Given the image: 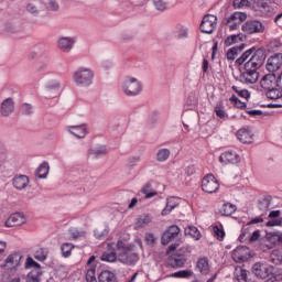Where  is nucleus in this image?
<instances>
[{
    "label": "nucleus",
    "mask_w": 282,
    "mask_h": 282,
    "mask_svg": "<svg viewBox=\"0 0 282 282\" xmlns=\"http://www.w3.org/2000/svg\"><path fill=\"white\" fill-rule=\"evenodd\" d=\"M267 90V98H270L271 100H279V98L282 97V89L279 86Z\"/></svg>",
    "instance_id": "37"
},
{
    "label": "nucleus",
    "mask_w": 282,
    "mask_h": 282,
    "mask_svg": "<svg viewBox=\"0 0 282 282\" xmlns=\"http://www.w3.org/2000/svg\"><path fill=\"white\" fill-rule=\"evenodd\" d=\"M73 80L79 87H89L94 80V73L87 68H80L73 74Z\"/></svg>",
    "instance_id": "2"
},
{
    "label": "nucleus",
    "mask_w": 282,
    "mask_h": 282,
    "mask_svg": "<svg viewBox=\"0 0 282 282\" xmlns=\"http://www.w3.org/2000/svg\"><path fill=\"white\" fill-rule=\"evenodd\" d=\"M37 261H45L47 259V251L45 249H39L34 254Z\"/></svg>",
    "instance_id": "49"
},
{
    "label": "nucleus",
    "mask_w": 282,
    "mask_h": 282,
    "mask_svg": "<svg viewBox=\"0 0 282 282\" xmlns=\"http://www.w3.org/2000/svg\"><path fill=\"white\" fill-rule=\"evenodd\" d=\"M99 282H118V278L111 271H102L98 276Z\"/></svg>",
    "instance_id": "31"
},
{
    "label": "nucleus",
    "mask_w": 282,
    "mask_h": 282,
    "mask_svg": "<svg viewBox=\"0 0 282 282\" xmlns=\"http://www.w3.org/2000/svg\"><path fill=\"white\" fill-rule=\"evenodd\" d=\"M43 8V0H31L26 10L31 14H39V10Z\"/></svg>",
    "instance_id": "25"
},
{
    "label": "nucleus",
    "mask_w": 282,
    "mask_h": 282,
    "mask_svg": "<svg viewBox=\"0 0 282 282\" xmlns=\"http://www.w3.org/2000/svg\"><path fill=\"white\" fill-rule=\"evenodd\" d=\"M235 276L239 282H248V271L241 267H236Z\"/></svg>",
    "instance_id": "35"
},
{
    "label": "nucleus",
    "mask_w": 282,
    "mask_h": 282,
    "mask_svg": "<svg viewBox=\"0 0 282 282\" xmlns=\"http://www.w3.org/2000/svg\"><path fill=\"white\" fill-rule=\"evenodd\" d=\"M89 155H95V158H102V155H107V148L100 145L99 148L91 149L89 151Z\"/></svg>",
    "instance_id": "44"
},
{
    "label": "nucleus",
    "mask_w": 282,
    "mask_h": 282,
    "mask_svg": "<svg viewBox=\"0 0 282 282\" xmlns=\"http://www.w3.org/2000/svg\"><path fill=\"white\" fill-rule=\"evenodd\" d=\"M268 72H279L282 67V53L271 55L265 65Z\"/></svg>",
    "instance_id": "11"
},
{
    "label": "nucleus",
    "mask_w": 282,
    "mask_h": 282,
    "mask_svg": "<svg viewBox=\"0 0 282 282\" xmlns=\"http://www.w3.org/2000/svg\"><path fill=\"white\" fill-rule=\"evenodd\" d=\"M140 193H142V195H145V199H151V197H155V195H158V192H153V186L151 185V183L145 184L141 188Z\"/></svg>",
    "instance_id": "36"
},
{
    "label": "nucleus",
    "mask_w": 282,
    "mask_h": 282,
    "mask_svg": "<svg viewBox=\"0 0 282 282\" xmlns=\"http://www.w3.org/2000/svg\"><path fill=\"white\" fill-rule=\"evenodd\" d=\"M118 259L126 265H135L140 260V256L131 250H123V252L119 253Z\"/></svg>",
    "instance_id": "9"
},
{
    "label": "nucleus",
    "mask_w": 282,
    "mask_h": 282,
    "mask_svg": "<svg viewBox=\"0 0 282 282\" xmlns=\"http://www.w3.org/2000/svg\"><path fill=\"white\" fill-rule=\"evenodd\" d=\"M268 217L270 220L265 223L267 228H274L278 226H282L281 210H272L269 213Z\"/></svg>",
    "instance_id": "18"
},
{
    "label": "nucleus",
    "mask_w": 282,
    "mask_h": 282,
    "mask_svg": "<svg viewBox=\"0 0 282 282\" xmlns=\"http://www.w3.org/2000/svg\"><path fill=\"white\" fill-rule=\"evenodd\" d=\"M195 274L192 270H181L177 271V278L178 279H191Z\"/></svg>",
    "instance_id": "50"
},
{
    "label": "nucleus",
    "mask_w": 282,
    "mask_h": 282,
    "mask_svg": "<svg viewBox=\"0 0 282 282\" xmlns=\"http://www.w3.org/2000/svg\"><path fill=\"white\" fill-rule=\"evenodd\" d=\"M252 254L250 253V248L248 247H238L232 252V259L236 263H243V261H248Z\"/></svg>",
    "instance_id": "10"
},
{
    "label": "nucleus",
    "mask_w": 282,
    "mask_h": 282,
    "mask_svg": "<svg viewBox=\"0 0 282 282\" xmlns=\"http://www.w3.org/2000/svg\"><path fill=\"white\" fill-rule=\"evenodd\" d=\"M73 248H74V245L69 243V242H64L61 246L62 254H63V257H65V259H67V257H72V249Z\"/></svg>",
    "instance_id": "43"
},
{
    "label": "nucleus",
    "mask_w": 282,
    "mask_h": 282,
    "mask_svg": "<svg viewBox=\"0 0 282 282\" xmlns=\"http://www.w3.org/2000/svg\"><path fill=\"white\" fill-rule=\"evenodd\" d=\"M178 39H188V28L185 25L178 26Z\"/></svg>",
    "instance_id": "53"
},
{
    "label": "nucleus",
    "mask_w": 282,
    "mask_h": 282,
    "mask_svg": "<svg viewBox=\"0 0 282 282\" xmlns=\"http://www.w3.org/2000/svg\"><path fill=\"white\" fill-rule=\"evenodd\" d=\"M188 254H191V251L188 250V248L184 247V248L180 249L178 259H177L178 268H182V265H184L186 263V259H187Z\"/></svg>",
    "instance_id": "34"
},
{
    "label": "nucleus",
    "mask_w": 282,
    "mask_h": 282,
    "mask_svg": "<svg viewBox=\"0 0 282 282\" xmlns=\"http://www.w3.org/2000/svg\"><path fill=\"white\" fill-rule=\"evenodd\" d=\"M177 237V226L172 225L169 227L167 230L164 231V234L161 237V243L162 246H169L173 239Z\"/></svg>",
    "instance_id": "15"
},
{
    "label": "nucleus",
    "mask_w": 282,
    "mask_h": 282,
    "mask_svg": "<svg viewBox=\"0 0 282 282\" xmlns=\"http://www.w3.org/2000/svg\"><path fill=\"white\" fill-rule=\"evenodd\" d=\"M28 221V218H25V215L21 213L12 214L4 223V226L7 228H14V226H23Z\"/></svg>",
    "instance_id": "13"
},
{
    "label": "nucleus",
    "mask_w": 282,
    "mask_h": 282,
    "mask_svg": "<svg viewBox=\"0 0 282 282\" xmlns=\"http://www.w3.org/2000/svg\"><path fill=\"white\" fill-rule=\"evenodd\" d=\"M12 184L17 191H23L28 188L30 184V178L28 175H18L13 178Z\"/></svg>",
    "instance_id": "21"
},
{
    "label": "nucleus",
    "mask_w": 282,
    "mask_h": 282,
    "mask_svg": "<svg viewBox=\"0 0 282 282\" xmlns=\"http://www.w3.org/2000/svg\"><path fill=\"white\" fill-rule=\"evenodd\" d=\"M221 164H238L240 161L239 154L234 151L224 152L219 158Z\"/></svg>",
    "instance_id": "19"
},
{
    "label": "nucleus",
    "mask_w": 282,
    "mask_h": 282,
    "mask_svg": "<svg viewBox=\"0 0 282 282\" xmlns=\"http://www.w3.org/2000/svg\"><path fill=\"white\" fill-rule=\"evenodd\" d=\"M246 47V45H240V46H235L228 50L227 52V58L228 61H235V58H237V56H239V54H241V52H243V48Z\"/></svg>",
    "instance_id": "33"
},
{
    "label": "nucleus",
    "mask_w": 282,
    "mask_h": 282,
    "mask_svg": "<svg viewBox=\"0 0 282 282\" xmlns=\"http://www.w3.org/2000/svg\"><path fill=\"white\" fill-rule=\"evenodd\" d=\"M230 102H234L238 109H246V102L239 100V98H237L235 95L230 97Z\"/></svg>",
    "instance_id": "52"
},
{
    "label": "nucleus",
    "mask_w": 282,
    "mask_h": 282,
    "mask_svg": "<svg viewBox=\"0 0 282 282\" xmlns=\"http://www.w3.org/2000/svg\"><path fill=\"white\" fill-rule=\"evenodd\" d=\"M173 200V198H169L167 199V204L165 206V208L161 212V215L164 217L166 215H169L171 213V210H175L177 205H171V202Z\"/></svg>",
    "instance_id": "48"
},
{
    "label": "nucleus",
    "mask_w": 282,
    "mask_h": 282,
    "mask_svg": "<svg viewBox=\"0 0 282 282\" xmlns=\"http://www.w3.org/2000/svg\"><path fill=\"white\" fill-rule=\"evenodd\" d=\"M259 237H261V232L259 230L253 231L251 235L250 241H259Z\"/></svg>",
    "instance_id": "63"
},
{
    "label": "nucleus",
    "mask_w": 282,
    "mask_h": 282,
    "mask_svg": "<svg viewBox=\"0 0 282 282\" xmlns=\"http://www.w3.org/2000/svg\"><path fill=\"white\" fill-rule=\"evenodd\" d=\"M0 113L3 118H8L11 113H14V100L7 98L1 102Z\"/></svg>",
    "instance_id": "16"
},
{
    "label": "nucleus",
    "mask_w": 282,
    "mask_h": 282,
    "mask_svg": "<svg viewBox=\"0 0 282 282\" xmlns=\"http://www.w3.org/2000/svg\"><path fill=\"white\" fill-rule=\"evenodd\" d=\"M250 7V1L248 0H234V8L240 9V8H248Z\"/></svg>",
    "instance_id": "51"
},
{
    "label": "nucleus",
    "mask_w": 282,
    "mask_h": 282,
    "mask_svg": "<svg viewBox=\"0 0 282 282\" xmlns=\"http://www.w3.org/2000/svg\"><path fill=\"white\" fill-rule=\"evenodd\" d=\"M154 1V6L156 8V10H166V3H164V1L162 0H153Z\"/></svg>",
    "instance_id": "59"
},
{
    "label": "nucleus",
    "mask_w": 282,
    "mask_h": 282,
    "mask_svg": "<svg viewBox=\"0 0 282 282\" xmlns=\"http://www.w3.org/2000/svg\"><path fill=\"white\" fill-rule=\"evenodd\" d=\"M212 228H213L215 239H217L218 241H224V239L226 237V231L224 230V225H213Z\"/></svg>",
    "instance_id": "32"
},
{
    "label": "nucleus",
    "mask_w": 282,
    "mask_h": 282,
    "mask_svg": "<svg viewBox=\"0 0 282 282\" xmlns=\"http://www.w3.org/2000/svg\"><path fill=\"white\" fill-rule=\"evenodd\" d=\"M58 87H61V84L57 80L50 82L46 85V89H48V90L58 89Z\"/></svg>",
    "instance_id": "61"
},
{
    "label": "nucleus",
    "mask_w": 282,
    "mask_h": 282,
    "mask_svg": "<svg viewBox=\"0 0 282 282\" xmlns=\"http://www.w3.org/2000/svg\"><path fill=\"white\" fill-rule=\"evenodd\" d=\"M196 270L200 274H210V263L208 262V258H200L197 260Z\"/></svg>",
    "instance_id": "22"
},
{
    "label": "nucleus",
    "mask_w": 282,
    "mask_h": 282,
    "mask_svg": "<svg viewBox=\"0 0 282 282\" xmlns=\"http://www.w3.org/2000/svg\"><path fill=\"white\" fill-rule=\"evenodd\" d=\"M252 52H254V50H248L245 53H242V55L236 61V63L238 65H243V63H246L248 61V58H250V56H252Z\"/></svg>",
    "instance_id": "46"
},
{
    "label": "nucleus",
    "mask_w": 282,
    "mask_h": 282,
    "mask_svg": "<svg viewBox=\"0 0 282 282\" xmlns=\"http://www.w3.org/2000/svg\"><path fill=\"white\" fill-rule=\"evenodd\" d=\"M241 30L245 34H263L265 32V25L260 21H247L242 24Z\"/></svg>",
    "instance_id": "8"
},
{
    "label": "nucleus",
    "mask_w": 282,
    "mask_h": 282,
    "mask_svg": "<svg viewBox=\"0 0 282 282\" xmlns=\"http://www.w3.org/2000/svg\"><path fill=\"white\" fill-rule=\"evenodd\" d=\"M86 281L87 282H98L96 280V270L90 269V270L87 271V273H86Z\"/></svg>",
    "instance_id": "54"
},
{
    "label": "nucleus",
    "mask_w": 282,
    "mask_h": 282,
    "mask_svg": "<svg viewBox=\"0 0 282 282\" xmlns=\"http://www.w3.org/2000/svg\"><path fill=\"white\" fill-rule=\"evenodd\" d=\"M67 131L72 133V135H75V138H85L87 133H89L87 124L85 123L80 126H68Z\"/></svg>",
    "instance_id": "17"
},
{
    "label": "nucleus",
    "mask_w": 282,
    "mask_h": 282,
    "mask_svg": "<svg viewBox=\"0 0 282 282\" xmlns=\"http://www.w3.org/2000/svg\"><path fill=\"white\" fill-rule=\"evenodd\" d=\"M50 173V164L47 162H43L35 171L36 177L40 180H45L47 174Z\"/></svg>",
    "instance_id": "29"
},
{
    "label": "nucleus",
    "mask_w": 282,
    "mask_h": 282,
    "mask_svg": "<svg viewBox=\"0 0 282 282\" xmlns=\"http://www.w3.org/2000/svg\"><path fill=\"white\" fill-rule=\"evenodd\" d=\"M237 210V206H235L234 204L230 203H225L220 209L219 213L220 215H223L224 217H230V215H232L234 213H236Z\"/></svg>",
    "instance_id": "30"
},
{
    "label": "nucleus",
    "mask_w": 282,
    "mask_h": 282,
    "mask_svg": "<svg viewBox=\"0 0 282 282\" xmlns=\"http://www.w3.org/2000/svg\"><path fill=\"white\" fill-rule=\"evenodd\" d=\"M185 235L186 237H191V239H194V241H199L202 239V232H199V229L195 226H188L185 228Z\"/></svg>",
    "instance_id": "27"
},
{
    "label": "nucleus",
    "mask_w": 282,
    "mask_h": 282,
    "mask_svg": "<svg viewBox=\"0 0 282 282\" xmlns=\"http://www.w3.org/2000/svg\"><path fill=\"white\" fill-rule=\"evenodd\" d=\"M226 25L229 28L230 32H235V30L239 28V24H237V22H234L230 18L226 19Z\"/></svg>",
    "instance_id": "55"
},
{
    "label": "nucleus",
    "mask_w": 282,
    "mask_h": 282,
    "mask_svg": "<svg viewBox=\"0 0 282 282\" xmlns=\"http://www.w3.org/2000/svg\"><path fill=\"white\" fill-rule=\"evenodd\" d=\"M22 113H24V116H30V115H32V105H30V104H23V105H22Z\"/></svg>",
    "instance_id": "58"
},
{
    "label": "nucleus",
    "mask_w": 282,
    "mask_h": 282,
    "mask_svg": "<svg viewBox=\"0 0 282 282\" xmlns=\"http://www.w3.org/2000/svg\"><path fill=\"white\" fill-rule=\"evenodd\" d=\"M118 259V256L115 251H107L101 254V261H106L107 263H113Z\"/></svg>",
    "instance_id": "41"
},
{
    "label": "nucleus",
    "mask_w": 282,
    "mask_h": 282,
    "mask_svg": "<svg viewBox=\"0 0 282 282\" xmlns=\"http://www.w3.org/2000/svg\"><path fill=\"white\" fill-rule=\"evenodd\" d=\"M271 261L272 263L279 264L282 263V248L281 249H274L271 252Z\"/></svg>",
    "instance_id": "42"
},
{
    "label": "nucleus",
    "mask_w": 282,
    "mask_h": 282,
    "mask_svg": "<svg viewBox=\"0 0 282 282\" xmlns=\"http://www.w3.org/2000/svg\"><path fill=\"white\" fill-rule=\"evenodd\" d=\"M215 113L218 118H227L228 117V113H226V108L224 107V104H218L216 107H215Z\"/></svg>",
    "instance_id": "45"
},
{
    "label": "nucleus",
    "mask_w": 282,
    "mask_h": 282,
    "mask_svg": "<svg viewBox=\"0 0 282 282\" xmlns=\"http://www.w3.org/2000/svg\"><path fill=\"white\" fill-rule=\"evenodd\" d=\"M234 91H237L238 96H240L241 98H250V93L247 89H242V90H238L237 87H232Z\"/></svg>",
    "instance_id": "56"
},
{
    "label": "nucleus",
    "mask_w": 282,
    "mask_h": 282,
    "mask_svg": "<svg viewBox=\"0 0 282 282\" xmlns=\"http://www.w3.org/2000/svg\"><path fill=\"white\" fill-rule=\"evenodd\" d=\"M21 259H23L21 253H12L7 257L4 263V272H7L9 276H14V274H17V268L20 265Z\"/></svg>",
    "instance_id": "3"
},
{
    "label": "nucleus",
    "mask_w": 282,
    "mask_h": 282,
    "mask_svg": "<svg viewBox=\"0 0 282 282\" xmlns=\"http://www.w3.org/2000/svg\"><path fill=\"white\" fill-rule=\"evenodd\" d=\"M259 80V73L254 69H246L241 75V82L248 85H254Z\"/></svg>",
    "instance_id": "20"
},
{
    "label": "nucleus",
    "mask_w": 282,
    "mask_h": 282,
    "mask_svg": "<svg viewBox=\"0 0 282 282\" xmlns=\"http://www.w3.org/2000/svg\"><path fill=\"white\" fill-rule=\"evenodd\" d=\"M272 265L265 262H256L252 265L251 272L257 276V279H268L272 274Z\"/></svg>",
    "instance_id": "5"
},
{
    "label": "nucleus",
    "mask_w": 282,
    "mask_h": 282,
    "mask_svg": "<svg viewBox=\"0 0 282 282\" xmlns=\"http://www.w3.org/2000/svg\"><path fill=\"white\" fill-rule=\"evenodd\" d=\"M256 3V8L260 10V12H270V4H268V0H252Z\"/></svg>",
    "instance_id": "39"
},
{
    "label": "nucleus",
    "mask_w": 282,
    "mask_h": 282,
    "mask_svg": "<svg viewBox=\"0 0 282 282\" xmlns=\"http://www.w3.org/2000/svg\"><path fill=\"white\" fill-rule=\"evenodd\" d=\"M171 155V151L169 149H161L156 153L158 162H166Z\"/></svg>",
    "instance_id": "40"
},
{
    "label": "nucleus",
    "mask_w": 282,
    "mask_h": 282,
    "mask_svg": "<svg viewBox=\"0 0 282 282\" xmlns=\"http://www.w3.org/2000/svg\"><path fill=\"white\" fill-rule=\"evenodd\" d=\"M217 30V15L206 14L200 23V32L204 34H213Z\"/></svg>",
    "instance_id": "7"
},
{
    "label": "nucleus",
    "mask_w": 282,
    "mask_h": 282,
    "mask_svg": "<svg viewBox=\"0 0 282 282\" xmlns=\"http://www.w3.org/2000/svg\"><path fill=\"white\" fill-rule=\"evenodd\" d=\"M260 85L263 89H275L279 87L278 77L274 74H267L262 77Z\"/></svg>",
    "instance_id": "14"
},
{
    "label": "nucleus",
    "mask_w": 282,
    "mask_h": 282,
    "mask_svg": "<svg viewBox=\"0 0 282 282\" xmlns=\"http://www.w3.org/2000/svg\"><path fill=\"white\" fill-rule=\"evenodd\" d=\"M151 221H153V217L149 214H143L137 218L134 226L135 228H144V226H149Z\"/></svg>",
    "instance_id": "26"
},
{
    "label": "nucleus",
    "mask_w": 282,
    "mask_h": 282,
    "mask_svg": "<svg viewBox=\"0 0 282 282\" xmlns=\"http://www.w3.org/2000/svg\"><path fill=\"white\" fill-rule=\"evenodd\" d=\"M229 19H231V21H234L238 25H241V23H243V21H246V19H248V14H246L245 12H234L229 17Z\"/></svg>",
    "instance_id": "38"
},
{
    "label": "nucleus",
    "mask_w": 282,
    "mask_h": 282,
    "mask_svg": "<svg viewBox=\"0 0 282 282\" xmlns=\"http://www.w3.org/2000/svg\"><path fill=\"white\" fill-rule=\"evenodd\" d=\"M58 47L62 52H69L74 47V40L69 37H62L58 40Z\"/></svg>",
    "instance_id": "28"
},
{
    "label": "nucleus",
    "mask_w": 282,
    "mask_h": 282,
    "mask_svg": "<svg viewBox=\"0 0 282 282\" xmlns=\"http://www.w3.org/2000/svg\"><path fill=\"white\" fill-rule=\"evenodd\" d=\"M265 282H282L281 275H272L271 278L267 279Z\"/></svg>",
    "instance_id": "64"
},
{
    "label": "nucleus",
    "mask_w": 282,
    "mask_h": 282,
    "mask_svg": "<svg viewBox=\"0 0 282 282\" xmlns=\"http://www.w3.org/2000/svg\"><path fill=\"white\" fill-rule=\"evenodd\" d=\"M246 35L242 33L236 34V35H229L225 39L224 45L226 47H230L231 45H237V43H242L245 41Z\"/></svg>",
    "instance_id": "23"
},
{
    "label": "nucleus",
    "mask_w": 282,
    "mask_h": 282,
    "mask_svg": "<svg viewBox=\"0 0 282 282\" xmlns=\"http://www.w3.org/2000/svg\"><path fill=\"white\" fill-rule=\"evenodd\" d=\"M236 135L242 144H252V142H254V132H252L250 128L239 129Z\"/></svg>",
    "instance_id": "12"
},
{
    "label": "nucleus",
    "mask_w": 282,
    "mask_h": 282,
    "mask_svg": "<svg viewBox=\"0 0 282 282\" xmlns=\"http://www.w3.org/2000/svg\"><path fill=\"white\" fill-rule=\"evenodd\" d=\"M175 250H177V245H171L166 251V254L170 256L167 259V264L171 268H177V254L171 256V252H175Z\"/></svg>",
    "instance_id": "24"
},
{
    "label": "nucleus",
    "mask_w": 282,
    "mask_h": 282,
    "mask_svg": "<svg viewBox=\"0 0 282 282\" xmlns=\"http://www.w3.org/2000/svg\"><path fill=\"white\" fill-rule=\"evenodd\" d=\"M145 241L149 246H153L155 243V236L153 234H145Z\"/></svg>",
    "instance_id": "60"
},
{
    "label": "nucleus",
    "mask_w": 282,
    "mask_h": 282,
    "mask_svg": "<svg viewBox=\"0 0 282 282\" xmlns=\"http://www.w3.org/2000/svg\"><path fill=\"white\" fill-rule=\"evenodd\" d=\"M26 268H41V264L39 262L34 261L31 257L26 258L25 262Z\"/></svg>",
    "instance_id": "57"
},
{
    "label": "nucleus",
    "mask_w": 282,
    "mask_h": 282,
    "mask_svg": "<svg viewBox=\"0 0 282 282\" xmlns=\"http://www.w3.org/2000/svg\"><path fill=\"white\" fill-rule=\"evenodd\" d=\"M247 113L252 118H257V116H263V112L261 110H248Z\"/></svg>",
    "instance_id": "62"
},
{
    "label": "nucleus",
    "mask_w": 282,
    "mask_h": 282,
    "mask_svg": "<svg viewBox=\"0 0 282 282\" xmlns=\"http://www.w3.org/2000/svg\"><path fill=\"white\" fill-rule=\"evenodd\" d=\"M121 89L126 96H138L142 91V82L135 77L127 76L121 84Z\"/></svg>",
    "instance_id": "1"
},
{
    "label": "nucleus",
    "mask_w": 282,
    "mask_h": 282,
    "mask_svg": "<svg viewBox=\"0 0 282 282\" xmlns=\"http://www.w3.org/2000/svg\"><path fill=\"white\" fill-rule=\"evenodd\" d=\"M202 191L204 193H217L219 191V181L213 174H207L202 181Z\"/></svg>",
    "instance_id": "6"
},
{
    "label": "nucleus",
    "mask_w": 282,
    "mask_h": 282,
    "mask_svg": "<svg viewBox=\"0 0 282 282\" xmlns=\"http://www.w3.org/2000/svg\"><path fill=\"white\" fill-rule=\"evenodd\" d=\"M263 63H265V53L258 50L253 53L249 61L245 63V69H254L257 72V69L263 66Z\"/></svg>",
    "instance_id": "4"
},
{
    "label": "nucleus",
    "mask_w": 282,
    "mask_h": 282,
    "mask_svg": "<svg viewBox=\"0 0 282 282\" xmlns=\"http://www.w3.org/2000/svg\"><path fill=\"white\" fill-rule=\"evenodd\" d=\"M42 3H44L47 10H52L53 12L58 10V2H56V0H43Z\"/></svg>",
    "instance_id": "47"
}]
</instances>
